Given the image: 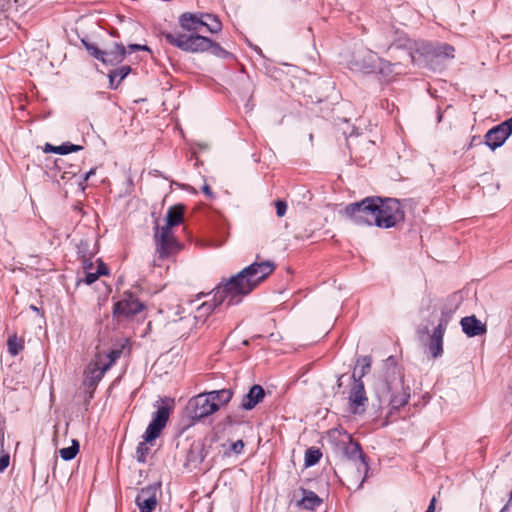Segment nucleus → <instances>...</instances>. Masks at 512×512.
Masks as SVG:
<instances>
[{"label": "nucleus", "mask_w": 512, "mask_h": 512, "mask_svg": "<svg viewBox=\"0 0 512 512\" xmlns=\"http://www.w3.org/2000/svg\"><path fill=\"white\" fill-rule=\"evenodd\" d=\"M88 250V243L86 241H80L78 245V255L81 258V255H87L86 252Z\"/></svg>", "instance_id": "obj_43"}, {"label": "nucleus", "mask_w": 512, "mask_h": 512, "mask_svg": "<svg viewBox=\"0 0 512 512\" xmlns=\"http://www.w3.org/2000/svg\"><path fill=\"white\" fill-rule=\"evenodd\" d=\"M24 349V339L22 337H18L17 335L9 336L7 340V350L8 353L15 357Z\"/></svg>", "instance_id": "obj_28"}, {"label": "nucleus", "mask_w": 512, "mask_h": 512, "mask_svg": "<svg viewBox=\"0 0 512 512\" xmlns=\"http://www.w3.org/2000/svg\"><path fill=\"white\" fill-rule=\"evenodd\" d=\"M345 436L346 440H341L338 443L339 449L341 450L343 456L352 462V465L355 467L357 473L359 475L362 473L364 474L355 488V490H359L362 488L366 478L368 477V472L370 469L368 458L364 454L359 442L354 441L352 436L347 433Z\"/></svg>", "instance_id": "obj_5"}, {"label": "nucleus", "mask_w": 512, "mask_h": 512, "mask_svg": "<svg viewBox=\"0 0 512 512\" xmlns=\"http://www.w3.org/2000/svg\"><path fill=\"white\" fill-rule=\"evenodd\" d=\"M121 350H111L106 357L109 359L108 362H102L104 365V369L109 370L112 365L116 362V360L120 357Z\"/></svg>", "instance_id": "obj_34"}, {"label": "nucleus", "mask_w": 512, "mask_h": 512, "mask_svg": "<svg viewBox=\"0 0 512 512\" xmlns=\"http://www.w3.org/2000/svg\"><path fill=\"white\" fill-rule=\"evenodd\" d=\"M463 332L468 337H475L486 333L487 328L476 316H466L460 321Z\"/></svg>", "instance_id": "obj_17"}, {"label": "nucleus", "mask_w": 512, "mask_h": 512, "mask_svg": "<svg viewBox=\"0 0 512 512\" xmlns=\"http://www.w3.org/2000/svg\"><path fill=\"white\" fill-rule=\"evenodd\" d=\"M454 51V47L447 43L437 44L435 46L429 45L425 48L426 54L445 59L454 58Z\"/></svg>", "instance_id": "obj_23"}, {"label": "nucleus", "mask_w": 512, "mask_h": 512, "mask_svg": "<svg viewBox=\"0 0 512 512\" xmlns=\"http://www.w3.org/2000/svg\"><path fill=\"white\" fill-rule=\"evenodd\" d=\"M81 42L92 57H94L95 59H97L99 61L101 60V58L103 56L102 49H100L96 44L91 43L85 39H82Z\"/></svg>", "instance_id": "obj_32"}, {"label": "nucleus", "mask_w": 512, "mask_h": 512, "mask_svg": "<svg viewBox=\"0 0 512 512\" xmlns=\"http://www.w3.org/2000/svg\"><path fill=\"white\" fill-rule=\"evenodd\" d=\"M244 446L245 445L242 440H237L236 442L232 443L231 451H233L235 454H240L242 453Z\"/></svg>", "instance_id": "obj_39"}, {"label": "nucleus", "mask_w": 512, "mask_h": 512, "mask_svg": "<svg viewBox=\"0 0 512 512\" xmlns=\"http://www.w3.org/2000/svg\"><path fill=\"white\" fill-rule=\"evenodd\" d=\"M322 457V452L319 448H308L305 452L304 463L305 467H312L316 465Z\"/></svg>", "instance_id": "obj_30"}, {"label": "nucleus", "mask_w": 512, "mask_h": 512, "mask_svg": "<svg viewBox=\"0 0 512 512\" xmlns=\"http://www.w3.org/2000/svg\"><path fill=\"white\" fill-rule=\"evenodd\" d=\"M128 49L130 52H136V51H149V47L146 45H140V44H130L128 46Z\"/></svg>", "instance_id": "obj_42"}, {"label": "nucleus", "mask_w": 512, "mask_h": 512, "mask_svg": "<svg viewBox=\"0 0 512 512\" xmlns=\"http://www.w3.org/2000/svg\"><path fill=\"white\" fill-rule=\"evenodd\" d=\"M435 504H436V498L433 497L431 500H430V503L428 505V508L425 512H434L435 511Z\"/></svg>", "instance_id": "obj_45"}, {"label": "nucleus", "mask_w": 512, "mask_h": 512, "mask_svg": "<svg viewBox=\"0 0 512 512\" xmlns=\"http://www.w3.org/2000/svg\"><path fill=\"white\" fill-rule=\"evenodd\" d=\"M85 274V277L83 279V281L87 284V285H91L93 284L94 282H96L99 278L100 275H98V272L95 271H87V272H84Z\"/></svg>", "instance_id": "obj_37"}, {"label": "nucleus", "mask_w": 512, "mask_h": 512, "mask_svg": "<svg viewBox=\"0 0 512 512\" xmlns=\"http://www.w3.org/2000/svg\"><path fill=\"white\" fill-rule=\"evenodd\" d=\"M380 65H390L386 60L378 57V55L370 49L363 48L355 51L349 61V68L353 71L370 74L375 72L376 68Z\"/></svg>", "instance_id": "obj_7"}, {"label": "nucleus", "mask_w": 512, "mask_h": 512, "mask_svg": "<svg viewBox=\"0 0 512 512\" xmlns=\"http://www.w3.org/2000/svg\"><path fill=\"white\" fill-rule=\"evenodd\" d=\"M94 390L95 389H89V391L87 392V395L85 397V404L88 406L91 399L93 398V393H94Z\"/></svg>", "instance_id": "obj_46"}, {"label": "nucleus", "mask_w": 512, "mask_h": 512, "mask_svg": "<svg viewBox=\"0 0 512 512\" xmlns=\"http://www.w3.org/2000/svg\"><path fill=\"white\" fill-rule=\"evenodd\" d=\"M511 134L512 118H509L487 131L485 134V144L494 151L501 147Z\"/></svg>", "instance_id": "obj_13"}, {"label": "nucleus", "mask_w": 512, "mask_h": 512, "mask_svg": "<svg viewBox=\"0 0 512 512\" xmlns=\"http://www.w3.org/2000/svg\"><path fill=\"white\" fill-rule=\"evenodd\" d=\"M409 391H410L409 387L404 388L402 386V391L400 393L392 395V397L390 399L391 408L394 410H398L401 407H404L408 403L409 398H410Z\"/></svg>", "instance_id": "obj_27"}, {"label": "nucleus", "mask_w": 512, "mask_h": 512, "mask_svg": "<svg viewBox=\"0 0 512 512\" xmlns=\"http://www.w3.org/2000/svg\"><path fill=\"white\" fill-rule=\"evenodd\" d=\"M97 262H98V267H97V272H98V275H107L109 273V270L106 266V264L101 260V259H97Z\"/></svg>", "instance_id": "obj_41"}, {"label": "nucleus", "mask_w": 512, "mask_h": 512, "mask_svg": "<svg viewBox=\"0 0 512 512\" xmlns=\"http://www.w3.org/2000/svg\"><path fill=\"white\" fill-rule=\"evenodd\" d=\"M144 309L143 303L132 293L126 292L123 298L114 303L113 316L118 322L132 319Z\"/></svg>", "instance_id": "obj_9"}, {"label": "nucleus", "mask_w": 512, "mask_h": 512, "mask_svg": "<svg viewBox=\"0 0 512 512\" xmlns=\"http://www.w3.org/2000/svg\"><path fill=\"white\" fill-rule=\"evenodd\" d=\"M300 491L302 498L297 501L296 505L298 507L313 511L323 503V500L312 490L300 488Z\"/></svg>", "instance_id": "obj_20"}, {"label": "nucleus", "mask_w": 512, "mask_h": 512, "mask_svg": "<svg viewBox=\"0 0 512 512\" xmlns=\"http://www.w3.org/2000/svg\"><path fill=\"white\" fill-rule=\"evenodd\" d=\"M160 491V482L143 487L135 498V504L139 508V512H153L158 504Z\"/></svg>", "instance_id": "obj_12"}, {"label": "nucleus", "mask_w": 512, "mask_h": 512, "mask_svg": "<svg viewBox=\"0 0 512 512\" xmlns=\"http://www.w3.org/2000/svg\"><path fill=\"white\" fill-rule=\"evenodd\" d=\"M376 217L377 227L389 229L404 221L405 211L398 199L381 198V203H377Z\"/></svg>", "instance_id": "obj_6"}, {"label": "nucleus", "mask_w": 512, "mask_h": 512, "mask_svg": "<svg viewBox=\"0 0 512 512\" xmlns=\"http://www.w3.org/2000/svg\"><path fill=\"white\" fill-rule=\"evenodd\" d=\"M276 214L278 217H283L287 211V203L283 200H277L275 202Z\"/></svg>", "instance_id": "obj_36"}, {"label": "nucleus", "mask_w": 512, "mask_h": 512, "mask_svg": "<svg viewBox=\"0 0 512 512\" xmlns=\"http://www.w3.org/2000/svg\"><path fill=\"white\" fill-rule=\"evenodd\" d=\"M156 251L160 258L168 257L178 247L176 239L171 235V230L161 228L158 224L155 226Z\"/></svg>", "instance_id": "obj_14"}, {"label": "nucleus", "mask_w": 512, "mask_h": 512, "mask_svg": "<svg viewBox=\"0 0 512 512\" xmlns=\"http://www.w3.org/2000/svg\"><path fill=\"white\" fill-rule=\"evenodd\" d=\"M445 332V327L442 323L438 324L437 327L434 328L433 333L430 337L429 342V351L433 358H437L443 353V336Z\"/></svg>", "instance_id": "obj_19"}, {"label": "nucleus", "mask_w": 512, "mask_h": 512, "mask_svg": "<svg viewBox=\"0 0 512 512\" xmlns=\"http://www.w3.org/2000/svg\"><path fill=\"white\" fill-rule=\"evenodd\" d=\"M206 454L204 453V446L202 444L193 443L187 453V462L197 466L202 463Z\"/></svg>", "instance_id": "obj_26"}, {"label": "nucleus", "mask_w": 512, "mask_h": 512, "mask_svg": "<svg viewBox=\"0 0 512 512\" xmlns=\"http://www.w3.org/2000/svg\"><path fill=\"white\" fill-rule=\"evenodd\" d=\"M60 162L62 163V162H63V160H56V161H55V165H56L59 169H61V166H60V164H59Z\"/></svg>", "instance_id": "obj_48"}, {"label": "nucleus", "mask_w": 512, "mask_h": 512, "mask_svg": "<svg viewBox=\"0 0 512 512\" xmlns=\"http://www.w3.org/2000/svg\"><path fill=\"white\" fill-rule=\"evenodd\" d=\"M188 417L193 421H200L218 411L215 402H211L207 392L192 397L186 407Z\"/></svg>", "instance_id": "obj_8"}, {"label": "nucleus", "mask_w": 512, "mask_h": 512, "mask_svg": "<svg viewBox=\"0 0 512 512\" xmlns=\"http://www.w3.org/2000/svg\"><path fill=\"white\" fill-rule=\"evenodd\" d=\"M371 362H372V360H371L370 356H361L357 359V365L361 366V371H360V374L357 379L362 380V377L365 376L369 372L370 367H371Z\"/></svg>", "instance_id": "obj_33"}, {"label": "nucleus", "mask_w": 512, "mask_h": 512, "mask_svg": "<svg viewBox=\"0 0 512 512\" xmlns=\"http://www.w3.org/2000/svg\"><path fill=\"white\" fill-rule=\"evenodd\" d=\"M178 23L189 34L161 31L160 35L170 45L188 53L210 52L215 57L221 59L234 58V55L224 49L219 43L200 34L205 25L203 13L184 12L179 16Z\"/></svg>", "instance_id": "obj_1"}, {"label": "nucleus", "mask_w": 512, "mask_h": 512, "mask_svg": "<svg viewBox=\"0 0 512 512\" xmlns=\"http://www.w3.org/2000/svg\"><path fill=\"white\" fill-rule=\"evenodd\" d=\"M352 378L354 382L348 394L349 409L351 413L360 415L366 410L368 397L366 395L363 381L361 379H356L355 372L353 373Z\"/></svg>", "instance_id": "obj_11"}, {"label": "nucleus", "mask_w": 512, "mask_h": 512, "mask_svg": "<svg viewBox=\"0 0 512 512\" xmlns=\"http://www.w3.org/2000/svg\"><path fill=\"white\" fill-rule=\"evenodd\" d=\"M9 462H10V456L9 454H3L1 457H0V473L4 472L7 467L9 466Z\"/></svg>", "instance_id": "obj_38"}, {"label": "nucleus", "mask_w": 512, "mask_h": 512, "mask_svg": "<svg viewBox=\"0 0 512 512\" xmlns=\"http://www.w3.org/2000/svg\"><path fill=\"white\" fill-rule=\"evenodd\" d=\"M265 397V390L261 385L255 384L250 387L249 391L243 396L240 408L246 411L252 410Z\"/></svg>", "instance_id": "obj_16"}, {"label": "nucleus", "mask_w": 512, "mask_h": 512, "mask_svg": "<svg viewBox=\"0 0 512 512\" xmlns=\"http://www.w3.org/2000/svg\"><path fill=\"white\" fill-rule=\"evenodd\" d=\"M96 173V168H91L88 172H86L83 176H82V181L79 182V186L81 187L82 190L85 189V185L84 183L92 176Z\"/></svg>", "instance_id": "obj_40"}, {"label": "nucleus", "mask_w": 512, "mask_h": 512, "mask_svg": "<svg viewBox=\"0 0 512 512\" xmlns=\"http://www.w3.org/2000/svg\"><path fill=\"white\" fill-rule=\"evenodd\" d=\"M232 295L230 287L226 286V282H222L214 289L213 299L202 303L198 307V311L202 315H209L224 302H226L227 306L239 304L240 302H232Z\"/></svg>", "instance_id": "obj_10"}, {"label": "nucleus", "mask_w": 512, "mask_h": 512, "mask_svg": "<svg viewBox=\"0 0 512 512\" xmlns=\"http://www.w3.org/2000/svg\"><path fill=\"white\" fill-rule=\"evenodd\" d=\"M82 149H83V147L81 145H75L70 142L63 143L59 146H54L50 143H46L44 151L61 154V155H66V154H69L72 152H78Z\"/></svg>", "instance_id": "obj_25"}, {"label": "nucleus", "mask_w": 512, "mask_h": 512, "mask_svg": "<svg viewBox=\"0 0 512 512\" xmlns=\"http://www.w3.org/2000/svg\"><path fill=\"white\" fill-rule=\"evenodd\" d=\"M202 191L210 199H213L215 197V194L213 193L211 187L208 184H205L202 187Z\"/></svg>", "instance_id": "obj_44"}, {"label": "nucleus", "mask_w": 512, "mask_h": 512, "mask_svg": "<svg viewBox=\"0 0 512 512\" xmlns=\"http://www.w3.org/2000/svg\"><path fill=\"white\" fill-rule=\"evenodd\" d=\"M442 117H443V114H442V112L439 110V111H438V116H437V121H438V122H441V121H442Z\"/></svg>", "instance_id": "obj_47"}, {"label": "nucleus", "mask_w": 512, "mask_h": 512, "mask_svg": "<svg viewBox=\"0 0 512 512\" xmlns=\"http://www.w3.org/2000/svg\"><path fill=\"white\" fill-rule=\"evenodd\" d=\"M79 442L77 440H72V445L66 448H62L59 453L63 460L69 461L76 457L79 452Z\"/></svg>", "instance_id": "obj_31"}, {"label": "nucleus", "mask_w": 512, "mask_h": 512, "mask_svg": "<svg viewBox=\"0 0 512 512\" xmlns=\"http://www.w3.org/2000/svg\"><path fill=\"white\" fill-rule=\"evenodd\" d=\"M184 217V206L174 205L170 207L167 211L166 216V225L162 227L165 230H171L172 227L177 226L182 223Z\"/></svg>", "instance_id": "obj_21"}, {"label": "nucleus", "mask_w": 512, "mask_h": 512, "mask_svg": "<svg viewBox=\"0 0 512 512\" xmlns=\"http://www.w3.org/2000/svg\"><path fill=\"white\" fill-rule=\"evenodd\" d=\"M131 72V67L128 65L121 66L119 68L113 69L109 72V88L112 90H116L120 83L129 75Z\"/></svg>", "instance_id": "obj_24"}, {"label": "nucleus", "mask_w": 512, "mask_h": 512, "mask_svg": "<svg viewBox=\"0 0 512 512\" xmlns=\"http://www.w3.org/2000/svg\"><path fill=\"white\" fill-rule=\"evenodd\" d=\"M476 140H479V138H478V137H476V136H474V137L472 138V141H471L470 147L473 145V143H475V141H476Z\"/></svg>", "instance_id": "obj_49"}, {"label": "nucleus", "mask_w": 512, "mask_h": 512, "mask_svg": "<svg viewBox=\"0 0 512 512\" xmlns=\"http://www.w3.org/2000/svg\"><path fill=\"white\" fill-rule=\"evenodd\" d=\"M169 413L170 408L167 406H160L157 411L153 413L152 420L143 434V441L140 442L136 448V460L139 463H146L147 455L151 450L148 443L159 437L169 419Z\"/></svg>", "instance_id": "obj_3"}, {"label": "nucleus", "mask_w": 512, "mask_h": 512, "mask_svg": "<svg viewBox=\"0 0 512 512\" xmlns=\"http://www.w3.org/2000/svg\"><path fill=\"white\" fill-rule=\"evenodd\" d=\"M275 268L276 265L272 261H256L226 280V286L230 287L233 293L232 302H241L245 296L272 274Z\"/></svg>", "instance_id": "obj_2"}, {"label": "nucleus", "mask_w": 512, "mask_h": 512, "mask_svg": "<svg viewBox=\"0 0 512 512\" xmlns=\"http://www.w3.org/2000/svg\"><path fill=\"white\" fill-rule=\"evenodd\" d=\"M207 393L210 397L211 402H215L216 405L218 406V410L221 407L227 405L231 401V399L234 395V392L231 388L212 390Z\"/></svg>", "instance_id": "obj_22"}, {"label": "nucleus", "mask_w": 512, "mask_h": 512, "mask_svg": "<svg viewBox=\"0 0 512 512\" xmlns=\"http://www.w3.org/2000/svg\"><path fill=\"white\" fill-rule=\"evenodd\" d=\"M107 369H104V365L102 364V358L100 355L97 356V359L94 362H91L87 370L85 372L84 385L88 389H96L99 382L104 377Z\"/></svg>", "instance_id": "obj_15"}, {"label": "nucleus", "mask_w": 512, "mask_h": 512, "mask_svg": "<svg viewBox=\"0 0 512 512\" xmlns=\"http://www.w3.org/2000/svg\"><path fill=\"white\" fill-rule=\"evenodd\" d=\"M92 257H93L92 254H90L89 256L81 255L82 267H83L84 272L92 271V269H93Z\"/></svg>", "instance_id": "obj_35"}, {"label": "nucleus", "mask_w": 512, "mask_h": 512, "mask_svg": "<svg viewBox=\"0 0 512 512\" xmlns=\"http://www.w3.org/2000/svg\"><path fill=\"white\" fill-rule=\"evenodd\" d=\"M205 25L204 28L207 32L212 34L218 33L222 29V23L219 19L211 14H204Z\"/></svg>", "instance_id": "obj_29"}, {"label": "nucleus", "mask_w": 512, "mask_h": 512, "mask_svg": "<svg viewBox=\"0 0 512 512\" xmlns=\"http://www.w3.org/2000/svg\"><path fill=\"white\" fill-rule=\"evenodd\" d=\"M377 203H381V197H366L361 201L348 204L344 213L357 225L376 226Z\"/></svg>", "instance_id": "obj_4"}, {"label": "nucleus", "mask_w": 512, "mask_h": 512, "mask_svg": "<svg viewBox=\"0 0 512 512\" xmlns=\"http://www.w3.org/2000/svg\"><path fill=\"white\" fill-rule=\"evenodd\" d=\"M126 56V48L122 43L115 42L112 49L103 50L101 62L105 65H118Z\"/></svg>", "instance_id": "obj_18"}]
</instances>
